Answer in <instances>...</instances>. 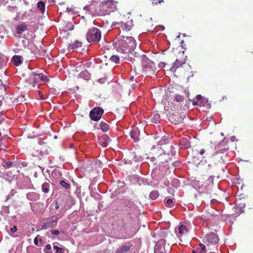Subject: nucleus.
<instances>
[{
  "mask_svg": "<svg viewBox=\"0 0 253 253\" xmlns=\"http://www.w3.org/2000/svg\"><path fill=\"white\" fill-rule=\"evenodd\" d=\"M136 45V41L132 37L121 36L115 39L113 42V46L117 51L124 54L133 51Z\"/></svg>",
  "mask_w": 253,
  "mask_h": 253,
  "instance_id": "f257e3e1",
  "label": "nucleus"
},
{
  "mask_svg": "<svg viewBox=\"0 0 253 253\" xmlns=\"http://www.w3.org/2000/svg\"><path fill=\"white\" fill-rule=\"evenodd\" d=\"M157 162H158V167L160 168H166L169 169V165L172 164L171 158L164 153L162 148L158 147L156 152Z\"/></svg>",
  "mask_w": 253,
  "mask_h": 253,
  "instance_id": "f03ea898",
  "label": "nucleus"
},
{
  "mask_svg": "<svg viewBox=\"0 0 253 253\" xmlns=\"http://www.w3.org/2000/svg\"><path fill=\"white\" fill-rule=\"evenodd\" d=\"M116 6V2L113 0L103 2L100 4V16L108 15L115 11L117 9Z\"/></svg>",
  "mask_w": 253,
  "mask_h": 253,
  "instance_id": "7ed1b4c3",
  "label": "nucleus"
},
{
  "mask_svg": "<svg viewBox=\"0 0 253 253\" xmlns=\"http://www.w3.org/2000/svg\"><path fill=\"white\" fill-rule=\"evenodd\" d=\"M101 31L96 28H92L86 34V40L89 42H98L101 39Z\"/></svg>",
  "mask_w": 253,
  "mask_h": 253,
  "instance_id": "20e7f679",
  "label": "nucleus"
},
{
  "mask_svg": "<svg viewBox=\"0 0 253 253\" xmlns=\"http://www.w3.org/2000/svg\"><path fill=\"white\" fill-rule=\"evenodd\" d=\"M89 13L93 16H100V4L98 0H92L90 4L86 5L84 7Z\"/></svg>",
  "mask_w": 253,
  "mask_h": 253,
  "instance_id": "39448f33",
  "label": "nucleus"
},
{
  "mask_svg": "<svg viewBox=\"0 0 253 253\" xmlns=\"http://www.w3.org/2000/svg\"><path fill=\"white\" fill-rule=\"evenodd\" d=\"M58 220V218L54 216L45 218L42 220L41 226L44 229L52 228L56 225Z\"/></svg>",
  "mask_w": 253,
  "mask_h": 253,
  "instance_id": "423d86ee",
  "label": "nucleus"
},
{
  "mask_svg": "<svg viewBox=\"0 0 253 253\" xmlns=\"http://www.w3.org/2000/svg\"><path fill=\"white\" fill-rule=\"evenodd\" d=\"M104 113V110L101 107H97L91 110L89 113V117L91 120L99 121Z\"/></svg>",
  "mask_w": 253,
  "mask_h": 253,
  "instance_id": "0eeeda50",
  "label": "nucleus"
},
{
  "mask_svg": "<svg viewBox=\"0 0 253 253\" xmlns=\"http://www.w3.org/2000/svg\"><path fill=\"white\" fill-rule=\"evenodd\" d=\"M141 61L142 62V66L143 67V71L146 72L150 70V67L149 66H147V63L149 62V60H148L145 56L143 55L141 56L136 57V59L135 58L134 59V61Z\"/></svg>",
  "mask_w": 253,
  "mask_h": 253,
  "instance_id": "6e6552de",
  "label": "nucleus"
},
{
  "mask_svg": "<svg viewBox=\"0 0 253 253\" xmlns=\"http://www.w3.org/2000/svg\"><path fill=\"white\" fill-rule=\"evenodd\" d=\"M206 240L209 244H216L219 241V238L215 233L211 232L207 234L206 236Z\"/></svg>",
  "mask_w": 253,
  "mask_h": 253,
  "instance_id": "1a4fd4ad",
  "label": "nucleus"
},
{
  "mask_svg": "<svg viewBox=\"0 0 253 253\" xmlns=\"http://www.w3.org/2000/svg\"><path fill=\"white\" fill-rule=\"evenodd\" d=\"M162 149L164 150V153H166L167 155L169 156L171 158L175 154V148L170 144H168Z\"/></svg>",
  "mask_w": 253,
  "mask_h": 253,
  "instance_id": "9d476101",
  "label": "nucleus"
},
{
  "mask_svg": "<svg viewBox=\"0 0 253 253\" xmlns=\"http://www.w3.org/2000/svg\"><path fill=\"white\" fill-rule=\"evenodd\" d=\"M132 245L130 243H127L117 248L115 253H126L129 251Z\"/></svg>",
  "mask_w": 253,
  "mask_h": 253,
  "instance_id": "9b49d317",
  "label": "nucleus"
},
{
  "mask_svg": "<svg viewBox=\"0 0 253 253\" xmlns=\"http://www.w3.org/2000/svg\"><path fill=\"white\" fill-rule=\"evenodd\" d=\"M188 231V230L187 228L183 225H180L178 228L177 230H176V235L179 238L187 235Z\"/></svg>",
  "mask_w": 253,
  "mask_h": 253,
  "instance_id": "f8f14e48",
  "label": "nucleus"
},
{
  "mask_svg": "<svg viewBox=\"0 0 253 253\" xmlns=\"http://www.w3.org/2000/svg\"><path fill=\"white\" fill-rule=\"evenodd\" d=\"M118 24L123 30L126 31L131 30L132 27L131 23L129 20H127L126 22H121L120 23H118Z\"/></svg>",
  "mask_w": 253,
  "mask_h": 253,
  "instance_id": "ddd939ff",
  "label": "nucleus"
},
{
  "mask_svg": "<svg viewBox=\"0 0 253 253\" xmlns=\"http://www.w3.org/2000/svg\"><path fill=\"white\" fill-rule=\"evenodd\" d=\"M110 140V138L106 134L103 135L99 139V143L103 147H107Z\"/></svg>",
  "mask_w": 253,
  "mask_h": 253,
  "instance_id": "4468645a",
  "label": "nucleus"
},
{
  "mask_svg": "<svg viewBox=\"0 0 253 253\" xmlns=\"http://www.w3.org/2000/svg\"><path fill=\"white\" fill-rule=\"evenodd\" d=\"M144 28H145L146 32L153 31L155 28L152 24V19L146 21L143 25Z\"/></svg>",
  "mask_w": 253,
  "mask_h": 253,
  "instance_id": "2eb2a0df",
  "label": "nucleus"
},
{
  "mask_svg": "<svg viewBox=\"0 0 253 253\" xmlns=\"http://www.w3.org/2000/svg\"><path fill=\"white\" fill-rule=\"evenodd\" d=\"M212 149V148L211 146H207L204 148L200 149L199 151H198V153L203 156V158H205V156L204 155H207L208 153H210Z\"/></svg>",
  "mask_w": 253,
  "mask_h": 253,
  "instance_id": "dca6fc26",
  "label": "nucleus"
},
{
  "mask_svg": "<svg viewBox=\"0 0 253 253\" xmlns=\"http://www.w3.org/2000/svg\"><path fill=\"white\" fill-rule=\"evenodd\" d=\"M27 29V25L25 23L19 25L16 27L17 33L18 34H22L23 32L25 31Z\"/></svg>",
  "mask_w": 253,
  "mask_h": 253,
  "instance_id": "f3484780",
  "label": "nucleus"
},
{
  "mask_svg": "<svg viewBox=\"0 0 253 253\" xmlns=\"http://www.w3.org/2000/svg\"><path fill=\"white\" fill-rule=\"evenodd\" d=\"M21 56L19 55H14L12 57L13 63L15 66H19L21 65L22 63V60H21Z\"/></svg>",
  "mask_w": 253,
  "mask_h": 253,
  "instance_id": "a211bd4d",
  "label": "nucleus"
},
{
  "mask_svg": "<svg viewBox=\"0 0 253 253\" xmlns=\"http://www.w3.org/2000/svg\"><path fill=\"white\" fill-rule=\"evenodd\" d=\"M7 60L4 55L0 53V69H2L6 66Z\"/></svg>",
  "mask_w": 253,
  "mask_h": 253,
  "instance_id": "6ab92c4d",
  "label": "nucleus"
},
{
  "mask_svg": "<svg viewBox=\"0 0 253 253\" xmlns=\"http://www.w3.org/2000/svg\"><path fill=\"white\" fill-rule=\"evenodd\" d=\"M175 200L174 199L172 200L171 199H165V205L169 208L173 207L174 206Z\"/></svg>",
  "mask_w": 253,
  "mask_h": 253,
  "instance_id": "aec40b11",
  "label": "nucleus"
},
{
  "mask_svg": "<svg viewBox=\"0 0 253 253\" xmlns=\"http://www.w3.org/2000/svg\"><path fill=\"white\" fill-rule=\"evenodd\" d=\"M166 243L165 239H160L156 243L155 248H165Z\"/></svg>",
  "mask_w": 253,
  "mask_h": 253,
  "instance_id": "412c9836",
  "label": "nucleus"
},
{
  "mask_svg": "<svg viewBox=\"0 0 253 253\" xmlns=\"http://www.w3.org/2000/svg\"><path fill=\"white\" fill-rule=\"evenodd\" d=\"M41 74H36L32 73L30 75V79L33 80L35 83H39L40 82Z\"/></svg>",
  "mask_w": 253,
  "mask_h": 253,
  "instance_id": "4be33fe9",
  "label": "nucleus"
},
{
  "mask_svg": "<svg viewBox=\"0 0 253 253\" xmlns=\"http://www.w3.org/2000/svg\"><path fill=\"white\" fill-rule=\"evenodd\" d=\"M37 8L42 13H43L45 10V4L42 1H40L38 2Z\"/></svg>",
  "mask_w": 253,
  "mask_h": 253,
  "instance_id": "5701e85b",
  "label": "nucleus"
},
{
  "mask_svg": "<svg viewBox=\"0 0 253 253\" xmlns=\"http://www.w3.org/2000/svg\"><path fill=\"white\" fill-rule=\"evenodd\" d=\"M99 126L103 132H107L109 129V126L105 122H101L100 123Z\"/></svg>",
  "mask_w": 253,
  "mask_h": 253,
  "instance_id": "b1692460",
  "label": "nucleus"
},
{
  "mask_svg": "<svg viewBox=\"0 0 253 253\" xmlns=\"http://www.w3.org/2000/svg\"><path fill=\"white\" fill-rule=\"evenodd\" d=\"M82 46V42L79 41H76L73 43H71L69 45V48L70 49H73L74 48L81 47Z\"/></svg>",
  "mask_w": 253,
  "mask_h": 253,
  "instance_id": "393cba45",
  "label": "nucleus"
},
{
  "mask_svg": "<svg viewBox=\"0 0 253 253\" xmlns=\"http://www.w3.org/2000/svg\"><path fill=\"white\" fill-rule=\"evenodd\" d=\"M182 63L176 59L175 61L173 63V66L171 67L170 69L171 71L174 72L177 68H178L179 67L181 66Z\"/></svg>",
  "mask_w": 253,
  "mask_h": 253,
  "instance_id": "a878e982",
  "label": "nucleus"
},
{
  "mask_svg": "<svg viewBox=\"0 0 253 253\" xmlns=\"http://www.w3.org/2000/svg\"><path fill=\"white\" fill-rule=\"evenodd\" d=\"M137 130L134 129L131 132V137L133 139L134 141L136 142L139 140L138 136L137 135Z\"/></svg>",
  "mask_w": 253,
  "mask_h": 253,
  "instance_id": "bb28decb",
  "label": "nucleus"
},
{
  "mask_svg": "<svg viewBox=\"0 0 253 253\" xmlns=\"http://www.w3.org/2000/svg\"><path fill=\"white\" fill-rule=\"evenodd\" d=\"M159 196V192L156 191H152L150 194V198L152 200H156Z\"/></svg>",
  "mask_w": 253,
  "mask_h": 253,
  "instance_id": "cd10ccee",
  "label": "nucleus"
},
{
  "mask_svg": "<svg viewBox=\"0 0 253 253\" xmlns=\"http://www.w3.org/2000/svg\"><path fill=\"white\" fill-rule=\"evenodd\" d=\"M49 184L47 182L43 183L42 186V191L45 193H47L49 192Z\"/></svg>",
  "mask_w": 253,
  "mask_h": 253,
  "instance_id": "c85d7f7f",
  "label": "nucleus"
},
{
  "mask_svg": "<svg viewBox=\"0 0 253 253\" xmlns=\"http://www.w3.org/2000/svg\"><path fill=\"white\" fill-rule=\"evenodd\" d=\"M198 251L199 252V253H206V247L203 244H200L199 247L197 248Z\"/></svg>",
  "mask_w": 253,
  "mask_h": 253,
  "instance_id": "c756f323",
  "label": "nucleus"
},
{
  "mask_svg": "<svg viewBox=\"0 0 253 253\" xmlns=\"http://www.w3.org/2000/svg\"><path fill=\"white\" fill-rule=\"evenodd\" d=\"M110 60L111 62H114L116 64L119 63L120 61V58L117 55H112L110 58Z\"/></svg>",
  "mask_w": 253,
  "mask_h": 253,
  "instance_id": "7c9ffc66",
  "label": "nucleus"
},
{
  "mask_svg": "<svg viewBox=\"0 0 253 253\" xmlns=\"http://www.w3.org/2000/svg\"><path fill=\"white\" fill-rule=\"evenodd\" d=\"M8 10L9 11L11 12H16V13H18V10L17 7L16 6H8Z\"/></svg>",
  "mask_w": 253,
  "mask_h": 253,
  "instance_id": "2f4dec72",
  "label": "nucleus"
},
{
  "mask_svg": "<svg viewBox=\"0 0 253 253\" xmlns=\"http://www.w3.org/2000/svg\"><path fill=\"white\" fill-rule=\"evenodd\" d=\"M168 141L169 139L167 138V137L164 136L163 138H162L160 140L158 141V143L160 145L166 144H168Z\"/></svg>",
  "mask_w": 253,
  "mask_h": 253,
  "instance_id": "473e14b6",
  "label": "nucleus"
},
{
  "mask_svg": "<svg viewBox=\"0 0 253 253\" xmlns=\"http://www.w3.org/2000/svg\"><path fill=\"white\" fill-rule=\"evenodd\" d=\"M126 206L129 208L133 209L135 208V206L133 201L131 200H127L126 202Z\"/></svg>",
  "mask_w": 253,
  "mask_h": 253,
  "instance_id": "72a5a7b5",
  "label": "nucleus"
},
{
  "mask_svg": "<svg viewBox=\"0 0 253 253\" xmlns=\"http://www.w3.org/2000/svg\"><path fill=\"white\" fill-rule=\"evenodd\" d=\"M160 116L158 114H155L154 115L152 119V122L154 123H157L160 121Z\"/></svg>",
  "mask_w": 253,
  "mask_h": 253,
  "instance_id": "f704fd0d",
  "label": "nucleus"
},
{
  "mask_svg": "<svg viewBox=\"0 0 253 253\" xmlns=\"http://www.w3.org/2000/svg\"><path fill=\"white\" fill-rule=\"evenodd\" d=\"M156 152H157V149L154 151V152H155V153L154 154H153L154 156L150 158V161L154 163V165H157L158 166V162H157Z\"/></svg>",
  "mask_w": 253,
  "mask_h": 253,
  "instance_id": "c9c22d12",
  "label": "nucleus"
},
{
  "mask_svg": "<svg viewBox=\"0 0 253 253\" xmlns=\"http://www.w3.org/2000/svg\"><path fill=\"white\" fill-rule=\"evenodd\" d=\"M13 164V163L11 162H9V161H5V162H3V163H2V166L5 168H10L12 165Z\"/></svg>",
  "mask_w": 253,
  "mask_h": 253,
  "instance_id": "e433bc0d",
  "label": "nucleus"
},
{
  "mask_svg": "<svg viewBox=\"0 0 253 253\" xmlns=\"http://www.w3.org/2000/svg\"><path fill=\"white\" fill-rule=\"evenodd\" d=\"M60 184L62 187H64L66 189H68L70 187V184L67 183L64 180L61 181Z\"/></svg>",
  "mask_w": 253,
  "mask_h": 253,
  "instance_id": "4c0bfd02",
  "label": "nucleus"
},
{
  "mask_svg": "<svg viewBox=\"0 0 253 253\" xmlns=\"http://www.w3.org/2000/svg\"><path fill=\"white\" fill-rule=\"evenodd\" d=\"M174 100L176 102L182 101L184 100V97H183V96L180 95H176L174 97Z\"/></svg>",
  "mask_w": 253,
  "mask_h": 253,
  "instance_id": "58836bf2",
  "label": "nucleus"
},
{
  "mask_svg": "<svg viewBox=\"0 0 253 253\" xmlns=\"http://www.w3.org/2000/svg\"><path fill=\"white\" fill-rule=\"evenodd\" d=\"M155 253H166L165 248H155Z\"/></svg>",
  "mask_w": 253,
  "mask_h": 253,
  "instance_id": "ea45409f",
  "label": "nucleus"
},
{
  "mask_svg": "<svg viewBox=\"0 0 253 253\" xmlns=\"http://www.w3.org/2000/svg\"><path fill=\"white\" fill-rule=\"evenodd\" d=\"M40 82H46L48 81V79L46 76L41 75H40Z\"/></svg>",
  "mask_w": 253,
  "mask_h": 253,
  "instance_id": "a19ab883",
  "label": "nucleus"
},
{
  "mask_svg": "<svg viewBox=\"0 0 253 253\" xmlns=\"http://www.w3.org/2000/svg\"><path fill=\"white\" fill-rule=\"evenodd\" d=\"M164 2V0H153V3L155 4H157L158 3H161V2Z\"/></svg>",
  "mask_w": 253,
  "mask_h": 253,
  "instance_id": "79ce46f5",
  "label": "nucleus"
},
{
  "mask_svg": "<svg viewBox=\"0 0 253 253\" xmlns=\"http://www.w3.org/2000/svg\"><path fill=\"white\" fill-rule=\"evenodd\" d=\"M203 97L201 96V95L200 94H199V95H197L196 96V100L199 101V102H201V99H202Z\"/></svg>",
  "mask_w": 253,
  "mask_h": 253,
  "instance_id": "37998d69",
  "label": "nucleus"
},
{
  "mask_svg": "<svg viewBox=\"0 0 253 253\" xmlns=\"http://www.w3.org/2000/svg\"><path fill=\"white\" fill-rule=\"evenodd\" d=\"M130 87H128V89L129 90H130V89H134L135 87V86H136V84L134 83H132V84H130Z\"/></svg>",
  "mask_w": 253,
  "mask_h": 253,
  "instance_id": "c03bdc74",
  "label": "nucleus"
},
{
  "mask_svg": "<svg viewBox=\"0 0 253 253\" xmlns=\"http://www.w3.org/2000/svg\"><path fill=\"white\" fill-rule=\"evenodd\" d=\"M59 231L57 230H51V233L53 235H57L58 234H59Z\"/></svg>",
  "mask_w": 253,
  "mask_h": 253,
  "instance_id": "a18cd8bd",
  "label": "nucleus"
},
{
  "mask_svg": "<svg viewBox=\"0 0 253 253\" xmlns=\"http://www.w3.org/2000/svg\"><path fill=\"white\" fill-rule=\"evenodd\" d=\"M38 235L35 238L34 240V244L36 245V246H38Z\"/></svg>",
  "mask_w": 253,
  "mask_h": 253,
  "instance_id": "49530a36",
  "label": "nucleus"
},
{
  "mask_svg": "<svg viewBox=\"0 0 253 253\" xmlns=\"http://www.w3.org/2000/svg\"><path fill=\"white\" fill-rule=\"evenodd\" d=\"M55 209L56 210H58L60 208V205L58 204V202H56L54 204Z\"/></svg>",
  "mask_w": 253,
  "mask_h": 253,
  "instance_id": "de8ad7c7",
  "label": "nucleus"
},
{
  "mask_svg": "<svg viewBox=\"0 0 253 253\" xmlns=\"http://www.w3.org/2000/svg\"><path fill=\"white\" fill-rule=\"evenodd\" d=\"M193 101V105L194 106H196V105H198L199 104H200L201 105V102H199V101H194V100H192Z\"/></svg>",
  "mask_w": 253,
  "mask_h": 253,
  "instance_id": "09e8293b",
  "label": "nucleus"
},
{
  "mask_svg": "<svg viewBox=\"0 0 253 253\" xmlns=\"http://www.w3.org/2000/svg\"><path fill=\"white\" fill-rule=\"evenodd\" d=\"M166 63L165 62H160L159 63V67L161 68H164L166 66Z\"/></svg>",
  "mask_w": 253,
  "mask_h": 253,
  "instance_id": "8fccbe9b",
  "label": "nucleus"
},
{
  "mask_svg": "<svg viewBox=\"0 0 253 253\" xmlns=\"http://www.w3.org/2000/svg\"><path fill=\"white\" fill-rule=\"evenodd\" d=\"M51 249V247L50 244H47L45 246V249L46 250H50Z\"/></svg>",
  "mask_w": 253,
  "mask_h": 253,
  "instance_id": "3c124183",
  "label": "nucleus"
},
{
  "mask_svg": "<svg viewBox=\"0 0 253 253\" xmlns=\"http://www.w3.org/2000/svg\"><path fill=\"white\" fill-rule=\"evenodd\" d=\"M11 231L12 233H14L17 231V227L16 226H14L13 228L11 229Z\"/></svg>",
  "mask_w": 253,
  "mask_h": 253,
  "instance_id": "603ef678",
  "label": "nucleus"
},
{
  "mask_svg": "<svg viewBox=\"0 0 253 253\" xmlns=\"http://www.w3.org/2000/svg\"><path fill=\"white\" fill-rule=\"evenodd\" d=\"M39 96L41 99H44V98L43 97V94H42V92L41 91H39Z\"/></svg>",
  "mask_w": 253,
  "mask_h": 253,
  "instance_id": "864d4df0",
  "label": "nucleus"
},
{
  "mask_svg": "<svg viewBox=\"0 0 253 253\" xmlns=\"http://www.w3.org/2000/svg\"><path fill=\"white\" fill-rule=\"evenodd\" d=\"M63 252H64V250L62 248L60 249H59V250H58V251H56V253H63Z\"/></svg>",
  "mask_w": 253,
  "mask_h": 253,
  "instance_id": "5fc2aeb1",
  "label": "nucleus"
},
{
  "mask_svg": "<svg viewBox=\"0 0 253 253\" xmlns=\"http://www.w3.org/2000/svg\"><path fill=\"white\" fill-rule=\"evenodd\" d=\"M61 248L58 247L57 246L54 245L53 246V249L56 250V251H58L59 249H60Z\"/></svg>",
  "mask_w": 253,
  "mask_h": 253,
  "instance_id": "6e6d98bb",
  "label": "nucleus"
},
{
  "mask_svg": "<svg viewBox=\"0 0 253 253\" xmlns=\"http://www.w3.org/2000/svg\"><path fill=\"white\" fill-rule=\"evenodd\" d=\"M180 121H181V120H180V119L179 118L178 120H177V121H176V120H175V122L174 123H175V124H178V123H180Z\"/></svg>",
  "mask_w": 253,
  "mask_h": 253,
  "instance_id": "4d7b16f0",
  "label": "nucleus"
},
{
  "mask_svg": "<svg viewBox=\"0 0 253 253\" xmlns=\"http://www.w3.org/2000/svg\"><path fill=\"white\" fill-rule=\"evenodd\" d=\"M187 97H188V98L189 100L192 101V100L191 99V97H189V94H188V93H187Z\"/></svg>",
  "mask_w": 253,
  "mask_h": 253,
  "instance_id": "13d9d810",
  "label": "nucleus"
},
{
  "mask_svg": "<svg viewBox=\"0 0 253 253\" xmlns=\"http://www.w3.org/2000/svg\"><path fill=\"white\" fill-rule=\"evenodd\" d=\"M133 79H134V77H131L129 79V81L130 82H133Z\"/></svg>",
  "mask_w": 253,
  "mask_h": 253,
  "instance_id": "bf43d9fd",
  "label": "nucleus"
},
{
  "mask_svg": "<svg viewBox=\"0 0 253 253\" xmlns=\"http://www.w3.org/2000/svg\"><path fill=\"white\" fill-rule=\"evenodd\" d=\"M209 180H211V182H213V177H211L209 178Z\"/></svg>",
  "mask_w": 253,
  "mask_h": 253,
  "instance_id": "052dcab7",
  "label": "nucleus"
},
{
  "mask_svg": "<svg viewBox=\"0 0 253 253\" xmlns=\"http://www.w3.org/2000/svg\"><path fill=\"white\" fill-rule=\"evenodd\" d=\"M193 253H199V252L198 251H196L193 250Z\"/></svg>",
  "mask_w": 253,
  "mask_h": 253,
  "instance_id": "680f3d73",
  "label": "nucleus"
},
{
  "mask_svg": "<svg viewBox=\"0 0 253 253\" xmlns=\"http://www.w3.org/2000/svg\"><path fill=\"white\" fill-rule=\"evenodd\" d=\"M2 102L0 101V107L1 106Z\"/></svg>",
  "mask_w": 253,
  "mask_h": 253,
  "instance_id": "e2e57ef3",
  "label": "nucleus"
},
{
  "mask_svg": "<svg viewBox=\"0 0 253 253\" xmlns=\"http://www.w3.org/2000/svg\"><path fill=\"white\" fill-rule=\"evenodd\" d=\"M2 72H3V73H5V71H2Z\"/></svg>",
  "mask_w": 253,
  "mask_h": 253,
  "instance_id": "0e129e2a",
  "label": "nucleus"
},
{
  "mask_svg": "<svg viewBox=\"0 0 253 253\" xmlns=\"http://www.w3.org/2000/svg\"><path fill=\"white\" fill-rule=\"evenodd\" d=\"M57 138V136H55L54 137V138Z\"/></svg>",
  "mask_w": 253,
  "mask_h": 253,
  "instance_id": "69168bd1",
  "label": "nucleus"
},
{
  "mask_svg": "<svg viewBox=\"0 0 253 253\" xmlns=\"http://www.w3.org/2000/svg\"><path fill=\"white\" fill-rule=\"evenodd\" d=\"M45 253H50V252H46Z\"/></svg>",
  "mask_w": 253,
  "mask_h": 253,
  "instance_id": "338daca9",
  "label": "nucleus"
},
{
  "mask_svg": "<svg viewBox=\"0 0 253 253\" xmlns=\"http://www.w3.org/2000/svg\"><path fill=\"white\" fill-rule=\"evenodd\" d=\"M1 121L0 120V124H1Z\"/></svg>",
  "mask_w": 253,
  "mask_h": 253,
  "instance_id": "774afa93",
  "label": "nucleus"
}]
</instances>
